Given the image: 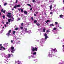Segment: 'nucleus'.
I'll use <instances>...</instances> for the list:
<instances>
[{"label":"nucleus","instance_id":"72a5a7b5","mask_svg":"<svg viewBox=\"0 0 64 64\" xmlns=\"http://www.w3.org/2000/svg\"><path fill=\"white\" fill-rule=\"evenodd\" d=\"M3 17L4 18V19H5V16H3Z\"/></svg>","mask_w":64,"mask_h":64},{"label":"nucleus","instance_id":"9d476101","mask_svg":"<svg viewBox=\"0 0 64 64\" xmlns=\"http://www.w3.org/2000/svg\"><path fill=\"white\" fill-rule=\"evenodd\" d=\"M16 63H18V64H21V62L19 61V60H18L16 62Z\"/></svg>","mask_w":64,"mask_h":64},{"label":"nucleus","instance_id":"2f4dec72","mask_svg":"<svg viewBox=\"0 0 64 64\" xmlns=\"http://www.w3.org/2000/svg\"><path fill=\"white\" fill-rule=\"evenodd\" d=\"M8 15H11V14L10 13H8Z\"/></svg>","mask_w":64,"mask_h":64},{"label":"nucleus","instance_id":"e433bc0d","mask_svg":"<svg viewBox=\"0 0 64 64\" xmlns=\"http://www.w3.org/2000/svg\"><path fill=\"white\" fill-rule=\"evenodd\" d=\"M32 1L33 2H34V3H35V0H32Z\"/></svg>","mask_w":64,"mask_h":64},{"label":"nucleus","instance_id":"4468645a","mask_svg":"<svg viewBox=\"0 0 64 64\" xmlns=\"http://www.w3.org/2000/svg\"><path fill=\"white\" fill-rule=\"evenodd\" d=\"M60 18H63V16L62 15H61L60 16Z\"/></svg>","mask_w":64,"mask_h":64},{"label":"nucleus","instance_id":"c756f323","mask_svg":"<svg viewBox=\"0 0 64 64\" xmlns=\"http://www.w3.org/2000/svg\"><path fill=\"white\" fill-rule=\"evenodd\" d=\"M20 5H18L17 6V7H20Z\"/></svg>","mask_w":64,"mask_h":64},{"label":"nucleus","instance_id":"3c124183","mask_svg":"<svg viewBox=\"0 0 64 64\" xmlns=\"http://www.w3.org/2000/svg\"><path fill=\"white\" fill-rule=\"evenodd\" d=\"M34 16H36V14H34Z\"/></svg>","mask_w":64,"mask_h":64},{"label":"nucleus","instance_id":"4be33fe9","mask_svg":"<svg viewBox=\"0 0 64 64\" xmlns=\"http://www.w3.org/2000/svg\"><path fill=\"white\" fill-rule=\"evenodd\" d=\"M24 13L25 14H27V12L26 11H24Z\"/></svg>","mask_w":64,"mask_h":64},{"label":"nucleus","instance_id":"4c0bfd02","mask_svg":"<svg viewBox=\"0 0 64 64\" xmlns=\"http://www.w3.org/2000/svg\"><path fill=\"white\" fill-rule=\"evenodd\" d=\"M49 32V30H48L47 31H46V33H48V32Z\"/></svg>","mask_w":64,"mask_h":64},{"label":"nucleus","instance_id":"0eeeda50","mask_svg":"<svg viewBox=\"0 0 64 64\" xmlns=\"http://www.w3.org/2000/svg\"><path fill=\"white\" fill-rule=\"evenodd\" d=\"M15 50H15V49H14V47H12V50H11V52L12 53H13L14 51H15Z\"/></svg>","mask_w":64,"mask_h":64},{"label":"nucleus","instance_id":"680f3d73","mask_svg":"<svg viewBox=\"0 0 64 64\" xmlns=\"http://www.w3.org/2000/svg\"><path fill=\"white\" fill-rule=\"evenodd\" d=\"M41 46H43V45H41Z\"/></svg>","mask_w":64,"mask_h":64},{"label":"nucleus","instance_id":"864d4df0","mask_svg":"<svg viewBox=\"0 0 64 64\" xmlns=\"http://www.w3.org/2000/svg\"><path fill=\"white\" fill-rule=\"evenodd\" d=\"M54 33V34H57V32H56V33Z\"/></svg>","mask_w":64,"mask_h":64},{"label":"nucleus","instance_id":"cd10ccee","mask_svg":"<svg viewBox=\"0 0 64 64\" xmlns=\"http://www.w3.org/2000/svg\"><path fill=\"white\" fill-rule=\"evenodd\" d=\"M28 6H30V7H32L31 6L30 4H28Z\"/></svg>","mask_w":64,"mask_h":64},{"label":"nucleus","instance_id":"ddd939ff","mask_svg":"<svg viewBox=\"0 0 64 64\" xmlns=\"http://www.w3.org/2000/svg\"><path fill=\"white\" fill-rule=\"evenodd\" d=\"M21 10V11L22 12V13H23V9H21V8H20V9H19V11H20V10Z\"/></svg>","mask_w":64,"mask_h":64},{"label":"nucleus","instance_id":"9b49d317","mask_svg":"<svg viewBox=\"0 0 64 64\" xmlns=\"http://www.w3.org/2000/svg\"><path fill=\"white\" fill-rule=\"evenodd\" d=\"M45 31H46L45 28H43L42 30V32H45Z\"/></svg>","mask_w":64,"mask_h":64},{"label":"nucleus","instance_id":"473e14b6","mask_svg":"<svg viewBox=\"0 0 64 64\" xmlns=\"http://www.w3.org/2000/svg\"><path fill=\"white\" fill-rule=\"evenodd\" d=\"M6 5H7V3H5L4 4V6H6Z\"/></svg>","mask_w":64,"mask_h":64},{"label":"nucleus","instance_id":"7ed1b4c3","mask_svg":"<svg viewBox=\"0 0 64 64\" xmlns=\"http://www.w3.org/2000/svg\"><path fill=\"white\" fill-rule=\"evenodd\" d=\"M36 51H38V49L36 48H35L33 46L31 47V52L32 54H33V55H36L37 53L36 52H34Z\"/></svg>","mask_w":64,"mask_h":64},{"label":"nucleus","instance_id":"0e129e2a","mask_svg":"<svg viewBox=\"0 0 64 64\" xmlns=\"http://www.w3.org/2000/svg\"><path fill=\"white\" fill-rule=\"evenodd\" d=\"M1 48H0V51H1Z\"/></svg>","mask_w":64,"mask_h":64},{"label":"nucleus","instance_id":"49530a36","mask_svg":"<svg viewBox=\"0 0 64 64\" xmlns=\"http://www.w3.org/2000/svg\"><path fill=\"white\" fill-rule=\"evenodd\" d=\"M50 14H53V12H50Z\"/></svg>","mask_w":64,"mask_h":64},{"label":"nucleus","instance_id":"69168bd1","mask_svg":"<svg viewBox=\"0 0 64 64\" xmlns=\"http://www.w3.org/2000/svg\"><path fill=\"white\" fill-rule=\"evenodd\" d=\"M63 2L64 3V1H63Z\"/></svg>","mask_w":64,"mask_h":64},{"label":"nucleus","instance_id":"b1692460","mask_svg":"<svg viewBox=\"0 0 64 64\" xmlns=\"http://www.w3.org/2000/svg\"><path fill=\"white\" fill-rule=\"evenodd\" d=\"M37 21L36 20H35L34 22V23H37Z\"/></svg>","mask_w":64,"mask_h":64},{"label":"nucleus","instance_id":"774afa93","mask_svg":"<svg viewBox=\"0 0 64 64\" xmlns=\"http://www.w3.org/2000/svg\"><path fill=\"white\" fill-rule=\"evenodd\" d=\"M10 2H12V1H10Z\"/></svg>","mask_w":64,"mask_h":64},{"label":"nucleus","instance_id":"39448f33","mask_svg":"<svg viewBox=\"0 0 64 64\" xmlns=\"http://www.w3.org/2000/svg\"><path fill=\"white\" fill-rule=\"evenodd\" d=\"M27 28L25 29L23 31V32L24 34H26V33H28L29 34H30V33H31L32 32L31 30H29V31H27Z\"/></svg>","mask_w":64,"mask_h":64},{"label":"nucleus","instance_id":"c03bdc74","mask_svg":"<svg viewBox=\"0 0 64 64\" xmlns=\"http://www.w3.org/2000/svg\"><path fill=\"white\" fill-rule=\"evenodd\" d=\"M11 42L12 43H13V40H11Z\"/></svg>","mask_w":64,"mask_h":64},{"label":"nucleus","instance_id":"f257e3e1","mask_svg":"<svg viewBox=\"0 0 64 64\" xmlns=\"http://www.w3.org/2000/svg\"><path fill=\"white\" fill-rule=\"evenodd\" d=\"M2 55L3 57H4L5 58L4 60L7 62H8V60H9V58L11 57V56L12 57L13 56V54H8L5 56V54L4 53H2Z\"/></svg>","mask_w":64,"mask_h":64},{"label":"nucleus","instance_id":"a19ab883","mask_svg":"<svg viewBox=\"0 0 64 64\" xmlns=\"http://www.w3.org/2000/svg\"><path fill=\"white\" fill-rule=\"evenodd\" d=\"M16 3H17L18 2V0H16Z\"/></svg>","mask_w":64,"mask_h":64},{"label":"nucleus","instance_id":"e2e57ef3","mask_svg":"<svg viewBox=\"0 0 64 64\" xmlns=\"http://www.w3.org/2000/svg\"><path fill=\"white\" fill-rule=\"evenodd\" d=\"M1 7V6L0 5V8Z\"/></svg>","mask_w":64,"mask_h":64},{"label":"nucleus","instance_id":"5fc2aeb1","mask_svg":"<svg viewBox=\"0 0 64 64\" xmlns=\"http://www.w3.org/2000/svg\"><path fill=\"white\" fill-rule=\"evenodd\" d=\"M37 42H39V41L38 40H37Z\"/></svg>","mask_w":64,"mask_h":64},{"label":"nucleus","instance_id":"bf43d9fd","mask_svg":"<svg viewBox=\"0 0 64 64\" xmlns=\"http://www.w3.org/2000/svg\"><path fill=\"white\" fill-rule=\"evenodd\" d=\"M14 10V9H12V10Z\"/></svg>","mask_w":64,"mask_h":64},{"label":"nucleus","instance_id":"79ce46f5","mask_svg":"<svg viewBox=\"0 0 64 64\" xmlns=\"http://www.w3.org/2000/svg\"><path fill=\"white\" fill-rule=\"evenodd\" d=\"M3 13H4V14L5 13V11L4 10V12H3Z\"/></svg>","mask_w":64,"mask_h":64},{"label":"nucleus","instance_id":"bb28decb","mask_svg":"<svg viewBox=\"0 0 64 64\" xmlns=\"http://www.w3.org/2000/svg\"><path fill=\"white\" fill-rule=\"evenodd\" d=\"M16 33V32H15V31H14L13 32V34H14Z\"/></svg>","mask_w":64,"mask_h":64},{"label":"nucleus","instance_id":"c85d7f7f","mask_svg":"<svg viewBox=\"0 0 64 64\" xmlns=\"http://www.w3.org/2000/svg\"><path fill=\"white\" fill-rule=\"evenodd\" d=\"M31 19H32V20L33 21L34 20V18H33V17H32L31 18Z\"/></svg>","mask_w":64,"mask_h":64},{"label":"nucleus","instance_id":"7c9ffc66","mask_svg":"<svg viewBox=\"0 0 64 64\" xmlns=\"http://www.w3.org/2000/svg\"><path fill=\"white\" fill-rule=\"evenodd\" d=\"M55 24L56 25H57V24H58V22H55Z\"/></svg>","mask_w":64,"mask_h":64},{"label":"nucleus","instance_id":"a18cd8bd","mask_svg":"<svg viewBox=\"0 0 64 64\" xmlns=\"http://www.w3.org/2000/svg\"><path fill=\"white\" fill-rule=\"evenodd\" d=\"M4 26H5L6 27H7V25H6V24H4Z\"/></svg>","mask_w":64,"mask_h":64},{"label":"nucleus","instance_id":"a878e982","mask_svg":"<svg viewBox=\"0 0 64 64\" xmlns=\"http://www.w3.org/2000/svg\"><path fill=\"white\" fill-rule=\"evenodd\" d=\"M36 24L37 26H40V24Z\"/></svg>","mask_w":64,"mask_h":64},{"label":"nucleus","instance_id":"f03ea898","mask_svg":"<svg viewBox=\"0 0 64 64\" xmlns=\"http://www.w3.org/2000/svg\"><path fill=\"white\" fill-rule=\"evenodd\" d=\"M51 51H50L49 52L48 55L49 57L52 58V57H53V55H53V54H52L53 52H54V53H55L56 52H57V50L56 48L55 49L51 48Z\"/></svg>","mask_w":64,"mask_h":64},{"label":"nucleus","instance_id":"052dcab7","mask_svg":"<svg viewBox=\"0 0 64 64\" xmlns=\"http://www.w3.org/2000/svg\"><path fill=\"white\" fill-rule=\"evenodd\" d=\"M4 27H3V29H4Z\"/></svg>","mask_w":64,"mask_h":64},{"label":"nucleus","instance_id":"09e8293b","mask_svg":"<svg viewBox=\"0 0 64 64\" xmlns=\"http://www.w3.org/2000/svg\"><path fill=\"white\" fill-rule=\"evenodd\" d=\"M8 23H9V22H6V24H8Z\"/></svg>","mask_w":64,"mask_h":64},{"label":"nucleus","instance_id":"58836bf2","mask_svg":"<svg viewBox=\"0 0 64 64\" xmlns=\"http://www.w3.org/2000/svg\"><path fill=\"white\" fill-rule=\"evenodd\" d=\"M4 12V10H1V12Z\"/></svg>","mask_w":64,"mask_h":64},{"label":"nucleus","instance_id":"6e6552de","mask_svg":"<svg viewBox=\"0 0 64 64\" xmlns=\"http://www.w3.org/2000/svg\"><path fill=\"white\" fill-rule=\"evenodd\" d=\"M3 46H4L5 48H7L8 46V43L5 44H3Z\"/></svg>","mask_w":64,"mask_h":64},{"label":"nucleus","instance_id":"603ef678","mask_svg":"<svg viewBox=\"0 0 64 64\" xmlns=\"http://www.w3.org/2000/svg\"><path fill=\"white\" fill-rule=\"evenodd\" d=\"M2 44H0V47L2 46Z\"/></svg>","mask_w":64,"mask_h":64},{"label":"nucleus","instance_id":"de8ad7c7","mask_svg":"<svg viewBox=\"0 0 64 64\" xmlns=\"http://www.w3.org/2000/svg\"><path fill=\"white\" fill-rule=\"evenodd\" d=\"M30 10L31 11H32V8H30Z\"/></svg>","mask_w":64,"mask_h":64},{"label":"nucleus","instance_id":"338daca9","mask_svg":"<svg viewBox=\"0 0 64 64\" xmlns=\"http://www.w3.org/2000/svg\"><path fill=\"white\" fill-rule=\"evenodd\" d=\"M63 40L64 41V39Z\"/></svg>","mask_w":64,"mask_h":64},{"label":"nucleus","instance_id":"ea45409f","mask_svg":"<svg viewBox=\"0 0 64 64\" xmlns=\"http://www.w3.org/2000/svg\"><path fill=\"white\" fill-rule=\"evenodd\" d=\"M50 3H52V0H50L49 2Z\"/></svg>","mask_w":64,"mask_h":64},{"label":"nucleus","instance_id":"1a4fd4ad","mask_svg":"<svg viewBox=\"0 0 64 64\" xmlns=\"http://www.w3.org/2000/svg\"><path fill=\"white\" fill-rule=\"evenodd\" d=\"M31 57H32V58H35V57H34V55H32L31 56H31H29L28 58L29 59H30L31 58Z\"/></svg>","mask_w":64,"mask_h":64},{"label":"nucleus","instance_id":"412c9836","mask_svg":"<svg viewBox=\"0 0 64 64\" xmlns=\"http://www.w3.org/2000/svg\"><path fill=\"white\" fill-rule=\"evenodd\" d=\"M52 5H51L50 7V10H51V9H52Z\"/></svg>","mask_w":64,"mask_h":64},{"label":"nucleus","instance_id":"393cba45","mask_svg":"<svg viewBox=\"0 0 64 64\" xmlns=\"http://www.w3.org/2000/svg\"><path fill=\"white\" fill-rule=\"evenodd\" d=\"M17 7V6H14V8H16Z\"/></svg>","mask_w":64,"mask_h":64},{"label":"nucleus","instance_id":"5701e85b","mask_svg":"<svg viewBox=\"0 0 64 64\" xmlns=\"http://www.w3.org/2000/svg\"><path fill=\"white\" fill-rule=\"evenodd\" d=\"M20 29H22V30H23V27L22 26H21L20 27Z\"/></svg>","mask_w":64,"mask_h":64},{"label":"nucleus","instance_id":"423d86ee","mask_svg":"<svg viewBox=\"0 0 64 64\" xmlns=\"http://www.w3.org/2000/svg\"><path fill=\"white\" fill-rule=\"evenodd\" d=\"M11 32H12V30H10L8 32V33L6 35L8 36L11 35L10 34L11 33Z\"/></svg>","mask_w":64,"mask_h":64},{"label":"nucleus","instance_id":"f3484780","mask_svg":"<svg viewBox=\"0 0 64 64\" xmlns=\"http://www.w3.org/2000/svg\"><path fill=\"white\" fill-rule=\"evenodd\" d=\"M63 47L62 50H63V52H64V45L63 46Z\"/></svg>","mask_w":64,"mask_h":64},{"label":"nucleus","instance_id":"2eb2a0df","mask_svg":"<svg viewBox=\"0 0 64 64\" xmlns=\"http://www.w3.org/2000/svg\"><path fill=\"white\" fill-rule=\"evenodd\" d=\"M54 26V24H51L50 25V27H52V26Z\"/></svg>","mask_w":64,"mask_h":64},{"label":"nucleus","instance_id":"4d7b16f0","mask_svg":"<svg viewBox=\"0 0 64 64\" xmlns=\"http://www.w3.org/2000/svg\"><path fill=\"white\" fill-rule=\"evenodd\" d=\"M38 12H37L36 13V14H38Z\"/></svg>","mask_w":64,"mask_h":64},{"label":"nucleus","instance_id":"dca6fc26","mask_svg":"<svg viewBox=\"0 0 64 64\" xmlns=\"http://www.w3.org/2000/svg\"><path fill=\"white\" fill-rule=\"evenodd\" d=\"M1 48L2 49V48H3V49H4V50H6V48L4 47L3 48V46H2L1 47Z\"/></svg>","mask_w":64,"mask_h":64},{"label":"nucleus","instance_id":"a211bd4d","mask_svg":"<svg viewBox=\"0 0 64 64\" xmlns=\"http://www.w3.org/2000/svg\"><path fill=\"white\" fill-rule=\"evenodd\" d=\"M48 22H51V21H50V20H48V21L46 22V23H47Z\"/></svg>","mask_w":64,"mask_h":64},{"label":"nucleus","instance_id":"6ab92c4d","mask_svg":"<svg viewBox=\"0 0 64 64\" xmlns=\"http://www.w3.org/2000/svg\"><path fill=\"white\" fill-rule=\"evenodd\" d=\"M7 16H8V17H11V16H9V15L7 14Z\"/></svg>","mask_w":64,"mask_h":64},{"label":"nucleus","instance_id":"f704fd0d","mask_svg":"<svg viewBox=\"0 0 64 64\" xmlns=\"http://www.w3.org/2000/svg\"><path fill=\"white\" fill-rule=\"evenodd\" d=\"M18 28H16L15 29V30H18Z\"/></svg>","mask_w":64,"mask_h":64},{"label":"nucleus","instance_id":"aec40b11","mask_svg":"<svg viewBox=\"0 0 64 64\" xmlns=\"http://www.w3.org/2000/svg\"><path fill=\"white\" fill-rule=\"evenodd\" d=\"M11 19H9L8 20L9 22H11Z\"/></svg>","mask_w":64,"mask_h":64},{"label":"nucleus","instance_id":"c9c22d12","mask_svg":"<svg viewBox=\"0 0 64 64\" xmlns=\"http://www.w3.org/2000/svg\"><path fill=\"white\" fill-rule=\"evenodd\" d=\"M22 26H23V25H24V24L23 23H22L21 24Z\"/></svg>","mask_w":64,"mask_h":64},{"label":"nucleus","instance_id":"8fccbe9b","mask_svg":"<svg viewBox=\"0 0 64 64\" xmlns=\"http://www.w3.org/2000/svg\"><path fill=\"white\" fill-rule=\"evenodd\" d=\"M18 20H20V18H19L18 19Z\"/></svg>","mask_w":64,"mask_h":64},{"label":"nucleus","instance_id":"6e6d98bb","mask_svg":"<svg viewBox=\"0 0 64 64\" xmlns=\"http://www.w3.org/2000/svg\"><path fill=\"white\" fill-rule=\"evenodd\" d=\"M36 60H34V61H36Z\"/></svg>","mask_w":64,"mask_h":64},{"label":"nucleus","instance_id":"f8f14e48","mask_svg":"<svg viewBox=\"0 0 64 64\" xmlns=\"http://www.w3.org/2000/svg\"><path fill=\"white\" fill-rule=\"evenodd\" d=\"M57 29L55 28H54V30H52V32H55L56 31Z\"/></svg>","mask_w":64,"mask_h":64},{"label":"nucleus","instance_id":"20e7f679","mask_svg":"<svg viewBox=\"0 0 64 64\" xmlns=\"http://www.w3.org/2000/svg\"><path fill=\"white\" fill-rule=\"evenodd\" d=\"M44 36L45 37V40L44 39H42L41 40V41L40 42V44H43V42H44L46 41L47 39V38H48V36H47V34L46 33H45L44 34Z\"/></svg>","mask_w":64,"mask_h":64},{"label":"nucleus","instance_id":"13d9d810","mask_svg":"<svg viewBox=\"0 0 64 64\" xmlns=\"http://www.w3.org/2000/svg\"><path fill=\"white\" fill-rule=\"evenodd\" d=\"M52 2H54V0H53L52 1Z\"/></svg>","mask_w":64,"mask_h":64},{"label":"nucleus","instance_id":"37998d69","mask_svg":"<svg viewBox=\"0 0 64 64\" xmlns=\"http://www.w3.org/2000/svg\"><path fill=\"white\" fill-rule=\"evenodd\" d=\"M60 29H62V28H61V27H60Z\"/></svg>","mask_w":64,"mask_h":64}]
</instances>
